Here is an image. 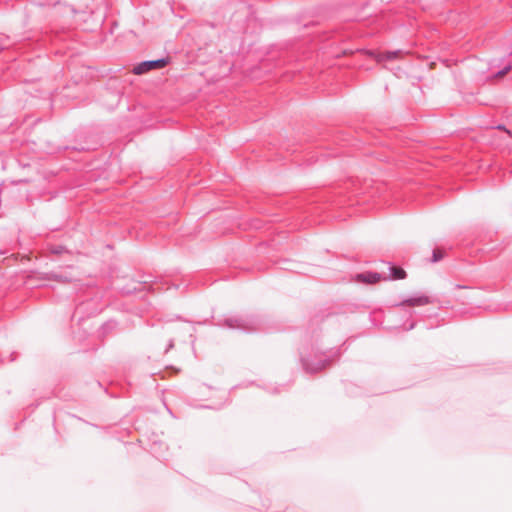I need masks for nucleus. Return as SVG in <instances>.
I'll list each match as a JSON object with an SVG mask.
<instances>
[{
    "label": "nucleus",
    "mask_w": 512,
    "mask_h": 512,
    "mask_svg": "<svg viewBox=\"0 0 512 512\" xmlns=\"http://www.w3.org/2000/svg\"><path fill=\"white\" fill-rule=\"evenodd\" d=\"M169 63L168 59H158V60H152V61H144L139 64H137L133 68V73L135 75H142L145 74L151 70H158L162 69Z\"/></svg>",
    "instance_id": "1"
},
{
    "label": "nucleus",
    "mask_w": 512,
    "mask_h": 512,
    "mask_svg": "<svg viewBox=\"0 0 512 512\" xmlns=\"http://www.w3.org/2000/svg\"><path fill=\"white\" fill-rule=\"evenodd\" d=\"M382 280V277L379 273L373 272H364L357 274L356 281L365 283V284H375Z\"/></svg>",
    "instance_id": "2"
},
{
    "label": "nucleus",
    "mask_w": 512,
    "mask_h": 512,
    "mask_svg": "<svg viewBox=\"0 0 512 512\" xmlns=\"http://www.w3.org/2000/svg\"><path fill=\"white\" fill-rule=\"evenodd\" d=\"M400 55H401V52H400V51L387 52V53H383V54L375 55V59H376L378 62H382V61H390V60H393V59L399 58V57H400Z\"/></svg>",
    "instance_id": "3"
},
{
    "label": "nucleus",
    "mask_w": 512,
    "mask_h": 512,
    "mask_svg": "<svg viewBox=\"0 0 512 512\" xmlns=\"http://www.w3.org/2000/svg\"><path fill=\"white\" fill-rule=\"evenodd\" d=\"M429 303V300L427 297H419L414 299H409L403 302V305L408 306H422Z\"/></svg>",
    "instance_id": "4"
},
{
    "label": "nucleus",
    "mask_w": 512,
    "mask_h": 512,
    "mask_svg": "<svg viewBox=\"0 0 512 512\" xmlns=\"http://www.w3.org/2000/svg\"><path fill=\"white\" fill-rule=\"evenodd\" d=\"M391 272V278L394 280L404 279L406 277V272L401 267L393 266L391 267Z\"/></svg>",
    "instance_id": "5"
},
{
    "label": "nucleus",
    "mask_w": 512,
    "mask_h": 512,
    "mask_svg": "<svg viewBox=\"0 0 512 512\" xmlns=\"http://www.w3.org/2000/svg\"><path fill=\"white\" fill-rule=\"evenodd\" d=\"M445 255V252L441 249H435L434 252H433V259L432 261L433 262H437L439 260H441Z\"/></svg>",
    "instance_id": "6"
},
{
    "label": "nucleus",
    "mask_w": 512,
    "mask_h": 512,
    "mask_svg": "<svg viewBox=\"0 0 512 512\" xmlns=\"http://www.w3.org/2000/svg\"><path fill=\"white\" fill-rule=\"evenodd\" d=\"M510 71V67H505L502 71L498 72L496 75H495V78H502L504 77L508 72Z\"/></svg>",
    "instance_id": "7"
}]
</instances>
